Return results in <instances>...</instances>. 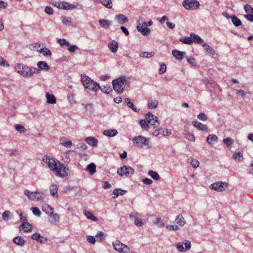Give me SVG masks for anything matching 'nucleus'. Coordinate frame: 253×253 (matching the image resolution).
<instances>
[{"mask_svg": "<svg viewBox=\"0 0 253 253\" xmlns=\"http://www.w3.org/2000/svg\"><path fill=\"white\" fill-rule=\"evenodd\" d=\"M84 213L88 219L94 221L97 220V218L90 211H84Z\"/></svg>", "mask_w": 253, "mask_h": 253, "instance_id": "f704fd0d", "label": "nucleus"}, {"mask_svg": "<svg viewBox=\"0 0 253 253\" xmlns=\"http://www.w3.org/2000/svg\"><path fill=\"white\" fill-rule=\"evenodd\" d=\"M145 119L148 122L150 127L153 126L154 128H157L160 125L158 118L150 113L146 114Z\"/></svg>", "mask_w": 253, "mask_h": 253, "instance_id": "6e6552de", "label": "nucleus"}, {"mask_svg": "<svg viewBox=\"0 0 253 253\" xmlns=\"http://www.w3.org/2000/svg\"><path fill=\"white\" fill-rule=\"evenodd\" d=\"M218 137L214 134H210L207 138V142L209 144H212L214 142H217Z\"/></svg>", "mask_w": 253, "mask_h": 253, "instance_id": "2f4dec72", "label": "nucleus"}, {"mask_svg": "<svg viewBox=\"0 0 253 253\" xmlns=\"http://www.w3.org/2000/svg\"><path fill=\"white\" fill-rule=\"evenodd\" d=\"M197 117L199 120L203 121H206L208 119L207 116L205 114L202 113L199 114L198 115Z\"/></svg>", "mask_w": 253, "mask_h": 253, "instance_id": "e2e57ef3", "label": "nucleus"}, {"mask_svg": "<svg viewBox=\"0 0 253 253\" xmlns=\"http://www.w3.org/2000/svg\"><path fill=\"white\" fill-rule=\"evenodd\" d=\"M59 5L60 9L71 10L75 9L76 6L74 4H70L69 3L65 1L61 2V4Z\"/></svg>", "mask_w": 253, "mask_h": 253, "instance_id": "f3484780", "label": "nucleus"}, {"mask_svg": "<svg viewBox=\"0 0 253 253\" xmlns=\"http://www.w3.org/2000/svg\"><path fill=\"white\" fill-rule=\"evenodd\" d=\"M114 90L119 93L123 92L125 86L127 84V81L125 76H122L112 82Z\"/></svg>", "mask_w": 253, "mask_h": 253, "instance_id": "7ed1b4c3", "label": "nucleus"}, {"mask_svg": "<svg viewBox=\"0 0 253 253\" xmlns=\"http://www.w3.org/2000/svg\"><path fill=\"white\" fill-rule=\"evenodd\" d=\"M37 65L38 67L41 70L48 71L50 69V67L45 61H39Z\"/></svg>", "mask_w": 253, "mask_h": 253, "instance_id": "7c9ffc66", "label": "nucleus"}, {"mask_svg": "<svg viewBox=\"0 0 253 253\" xmlns=\"http://www.w3.org/2000/svg\"><path fill=\"white\" fill-rule=\"evenodd\" d=\"M137 30L138 32H140L142 35L145 36L149 35L150 32V30L148 28H143V27L141 26H137Z\"/></svg>", "mask_w": 253, "mask_h": 253, "instance_id": "5701e85b", "label": "nucleus"}, {"mask_svg": "<svg viewBox=\"0 0 253 253\" xmlns=\"http://www.w3.org/2000/svg\"><path fill=\"white\" fill-rule=\"evenodd\" d=\"M149 139L142 136H135L132 140L133 144L137 147L142 148L144 146H149Z\"/></svg>", "mask_w": 253, "mask_h": 253, "instance_id": "39448f33", "label": "nucleus"}, {"mask_svg": "<svg viewBox=\"0 0 253 253\" xmlns=\"http://www.w3.org/2000/svg\"><path fill=\"white\" fill-rule=\"evenodd\" d=\"M13 241L15 244L20 246H24L25 243V241L21 236H17L16 237H15L13 239Z\"/></svg>", "mask_w": 253, "mask_h": 253, "instance_id": "cd10ccee", "label": "nucleus"}, {"mask_svg": "<svg viewBox=\"0 0 253 253\" xmlns=\"http://www.w3.org/2000/svg\"><path fill=\"white\" fill-rule=\"evenodd\" d=\"M183 6L188 10H194L199 8L200 3L197 0H186L182 2Z\"/></svg>", "mask_w": 253, "mask_h": 253, "instance_id": "0eeeda50", "label": "nucleus"}, {"mask_svg": "<svg viewBox=\"0 0 253 253\" xmlns=\"http://www.w3.org/2000/svg\"><path fill=\"white\" fill-rule=\"evenodd\" d=\"M115 19L117 20L120 24H123L128 21V18L123 14L117 15L115 16Z\"/></svg>", "mask_w": 253, "mask_h": 253, "instance_id": "a211bd4d", "label": "nucleus"}, {"mask_svg": "<svg viewBox=\"0 0 253 253\" xmlns=\"http://www.w3.org/2000/svg\"><path fill=\"white\" fill-rule=\"evenodd\" d=\"M60 144L66 148L70 147L72 145L71 141L69 140L66 137H62L60 139Z\"/></svg>", "mask_w": 253, "mask_h": 253, "instance_id": "4be33fe9", "label": "nucleus"}, {"mask_svg": "<svg viewBox=\"0 0 253 253\" xmlns=\"http://www.w3.org/2000/svg\"><path fill=\"white\" fill-rule=\"evenodd\" d=\"M192 125L196 127L199 130H201L205 132L208 131V128L206 125H205L197 121H193L192 123Z\"/></svg>", "mask_w": 253, "mask_h": 253, "instance_id": "f8f14e48", "label": "nucleus"}, {"mask_svg": "<svg viewBox=\"0 0 253 253\" xmlns=\"http://www.w3.org/2000/svg\"><path fill=\"white\" fill-rule=\"evenodd\" d=\"M81 81L84 88L89 90L96 92L99 87V84L94 82L89 77L81 75Z\"/></svg>", "mask_w": 253, "mask_h": 253, "instance_id": "f03ea898", "label": "nucleus"}, {"mask_svg": "<svg viewBox=\"0 0 253 253\" xmlns=\"http://www.w3.org/2000/svg\"><path fill=\"white\" fill-rule=\"evenodd\" d=\"M40 52L42 53L44 55H51V51L47 48H41L40 50Z\"/></svg>", "mask_w": 253, "mask_h": 253, "instance_id": "5fc2aeb1", "label": "nucleus"}, {"mask_svg": "<svg viewBox=\"0 0 253 253\" xmlns=\"http://www.w3.org/2000/svg\"><path fill=\"white\" fill-rule=\"evenodd\" d=\"M158 105V101L157 100H152L148 103V107L150 109L156 108Z\"/></svg>", "mask_w": 253, "mask_h": 253, "instance_id": "09e8293b", "label": "nucleus"}, {"mask_svg": "<svg viewBox=\"0 0 253 253\" xmlns=\"http://www.w3.org/2000/svg\"><path fill=\"white\" fill-rule=\"evenodd\" d=\"M86 170L90 174H93L96 171V166L94 163H91L86 167Z\"/></svg>", "mask_w": 253, "mask_h": 253, "instance_id": "4c0bfd02", "label": "nucleus"}, {"mask_svg": "<svg viewBox=\"0 0 253 253\" xmlns=\"http://www.w3.org/2000/svg\"><path fill=\"white\" fill-rule=\"evenodd\" d=\"M42 161L47 165L56 176L64 178L69 175L70 170L68 167L57 160L45 155L43 157Z\"/></svg>", "mask_w": 253, "mask_h": 253, "instance_id": "f257e3e1", "label": "nucleus"}, {"mask_svg": "<svg viewBox=\"0 0 253 253\" xmlns=\"http://www.w3.org/2000/svg\"><path fill=\"white\" fill-rule=\"evenodd\" d=\"M44 11L46 13L51 15L53 13V10L51 6H46L45 8Z\"/></svg>", "mask_w": 253, "mask_h": 253, "instance_id": "680f3d73", "label": "nucleus"}, {"mask_svg": "<svg viewBox=\"0 0 253 253\" xmlns=\"http://www.w3.org/2000/svg\"><path fill=\"white\" fill-rule=\"evenodd\" d=\"M10 215V212L9 211H4L2 214V219L5 221H7L9 219Z\"/></svg>", "mask_w": 253, "mask_h": 253, "instance_id": "6e6d98bb", "label": "nucleus"}, {"mask_svg": "<svg viewBox=\"0 0 253 253\" xmlns=\"http://www.w3.org/2000/svg\"><path fill=\"white\" fill-rule=\"evenodd\" d=\"M148 174L154 180H158L160 179V176L158 174L157 172L153 171V170H150L148 172Z\"/></svg>", "mask_w": 253, "mask_h": 253, "instance_id": "8fccbe9b", "label": "nucleus"}, {"mask_svg": "<svg viewBox=\"0 0 253 253\" xmlns=\"http://www.w3.org/2000/svg\"><path fill=\"white\" fill-rule=\"evenodd\" d=\"M232 23L235 26H239L241 25V21L235 15L231 17Z\"/></svg>", "mask_w": 253, "mask_h": 253, "instance_id": "c03bdc74", "label": "nucleus"}, {"mask_svg": "<svg viewBox=\"0 0 253 253\" xmlns=\"http://www.w3.org/2000/svg\"><path fill=\"white\" fill-rule=\"evenodd\" d=\"M233 158L234 160H238L239 162H241L243 160V154L241 152L235 153L233 156Z\"/></svg>", "mask_w": 253, "mask_h": 253, "instance_id": "49530a36", "label": "nucleus"}, {"mask_svg": "<svg viewBox=\"0 0 253 253\" xmlns=\"http://www.w3.org/2000/svg\"><path fill=\"white\" fill-rule=\"evenodd\" d=\"M100 89L102 92L109 94L110 91H112L109 85H106L105 86H100L98 87V89Z\"/></svg>", "mask_w": 253, "mask_h": 253, "instance_id": "a18cd8bd", "label": "nucleus"}, {"mask_svg": "<svg viewBox=\"0 0 253 253\" xmlns=\"http://www.w3.org/2000/svg\"><path fill=\"white\" fill-rule=\"evenodd\" d=\"M223 143L229 146L232 144V139L231 138H226L223 140Z\"/></svg>", "mask_w": 253, "mask_h": 253, "instance_id": "052dcab7", "label": "nucleus"}, {"mask_svg": "<svg viewBox=\"0 0 253 253\" xmlns=\"http://www.w3.org/2000/svg\"><path fill=\"white\" fill-rule=\"evenodd\" d=\"M61 21L64 24L69 26L71 24L72 18L70 17H62Z\"/></svg>", "mask_w": 253, "mask_h": 253, "instance_id": "79ce46f5", "label": "nucleus"}, {"mask_svg": "<svg viewBox=\"0 0 253 253\" xmlns=\"http://www.w3.org/2000/svg\"><path fill=\"white\" fill-rule=\"evenodd\" d=\"M44 198V194L42 192L36 191L33 192L32 196L30 197L31 200L32 201H40Z\"/></svg>", "mask_w": 253, "mask_h": 253, "instance_id": "ddd939ff", "label": "nucleus"}, {"mask_svg": "<svg viewBox=\"0 0 253 253\" xmlns=\"http://www.w3.org/2000/svg\"><path fill=\"white\" fill-rule=\"evenodd\" d=\"M141 215L137 212H133L129 214L130 219H134V224L137 227H141L144 225L145 220L140 218Z\"/></svg>", "mask_w": 253, "mask_h": 253, "instance_id": "9d476101", "label": "nucleus"}, {"mask_svg": "<svg viewBox=\"0 0 253 253\" xmlns=\"http://www.w3.org/2000/svg\"><path fill=\"white\" fill-rule=\"evenodd\" d=\"M202 46L204 48L205 50H206V51H207L211 55H213L215 54V51L214 49L207 43H205L203 44Z\"/></svg>", "mask_w": 253, "mask_h": 253, "instance_id": "c9c22d12", "label": "nucleus"}, {"mask_svg": "<svg viewBox=\"0 0 253 253\" xmlns=\"http://www.w3.org/2000/svg\"><path fill=\"white\" fill-rule=\"evenodd\" d=\"M160 133L164 136H169L171 134V130L170 129H160Z\"/></svg>", "mask_w": 253, "mask_h": 253, "instance_id": "3c124183", "label": "nucleus"}, {"mask_svg": "<svg viewBox=\"0 0 253 253\" xmlns=\"http://www.w3.org/2000/svg\"><path fill=\"white\" fill-rule=\"evenodd\" d=\"M104 135L113 137L117 135L118 133V131L116 129H109V130H105L103 132Z\"/></svg>", "mask_w": 253, "mask_h": 253, "instance_id": "c756f323", "label": "nucleus"}, {"mask_svg": "<svg viewBox=\"0 0 253 253\" xmlns=\"http://www.w3.org/2000/svg\"><path fill=\"white\" fill-rule=\"evenodd\" d=\"M57 191H58V188L57 185L54 184L52 183L50 187V192L51 195L53 197H58L57 195Z\"/></svg>", "mask_w": 253, "mask_h": 253, "instance_id": "473e14b6", "label": "nucleus"}, {"mask_svg": "<svg viewBox=\"0 0 253 253\" xmlns=\"http://www.w3.org/2000/svg\"><path fill=\"white\" fill-rule=\"evenodd\" d=\"M118 42L115 41H113L112 42L108 43V47L110 50L113 53H116L118 49Z\"/></svg>", "mask_w": 253, "mask_h": 253, "instance_id": "aec40b11", "label": "nucleus"}, {"mask_svg": "<svg viewBox=\"0 0 253 253\" xmlns=\"http://www.w3.org/2000/svg\"><path fill=\"white\" fill-rule=\"evenodd\" d=\"M126 193V191L120 189H116L113 192V195L114 196H112L113 199L117 198L119 195H123Z\"/></svg>", "mask_w": 253, "mask_h": 253, "instance_id": "72a5a7b5", "label": "nucleus"}, {"mask_svg": "<svg viewBox=\"0 0 253 253\" xmlns=\"http://www.w3.org/2000/svg\"><path fill=\"white\" fill-rule=\"evenodd\" d=\"M15 69L24 77L30 78L32 77V67H30L22 63H18L15 65Z\"/></svg>", "mask_w": 253, "mask_h": 253, "instance_id": "20e7f679", "label": "nucleus"}, {"mask_svg": "<svg viewBox=\"0 0 253 253\" xmlns=\"http://www.w3.org/2000/svg\"><path fill=\"white\" fill-rule=\"evenodd\" d=\"M227 183L221 181L214 182L210 186V188L214 190L222 192L227 187Z\"/></svg>", "mask_w": 253, "mask_h": 253, "instance_id": "9b49d317", "label": "nucleus"}, {"mask_svg": "<svg viewBox=\"0 0 253 253\" xmlns=\"http://www.w3.org/2000/svg\"><path fill=\"white\" fill-rule=\"evenodd\" d=\"M191 38H192L193 42L197 44H202L204 42V41L198 35L194 33L190 34Z\"/></svg>", "mask_w": 253, "mask_h": 253, "instance_id": "412c9836", "label": "nucleus"}, {"mask_svg": "<svg viewBox=\"0 0 253 253\" xmlns=\"http://www.w3.org/2000/svg\"><path fill=\"white\" fill-rule=\"evenodd\" d=\"M139 124L142 129L144 130H147L149 128V125L147 121L145 120H140Z\"/></svg>", "mask_w": 253, "mask_h": 253, "instance_id": "37998d69", "label": "nucleus"}, {"mask_svg": "<svg viewBox=\"0 0 253 253\" xmlns=\"http://www.w3.org/2000/svg\"><path fill=\"white\" fill-rule=\"evenodd\" d=\"M46 97L47 99V102L49 104H55L56 102V99L55 96L52 94H50L48 92L46 93Z\"/></svg>", "mask_w": 253, "mask_h": 253, "instance_id": "b1692460", "label": "nucleus"}, {"mask_svg": "<svg viewBox=\"0 0 253 253\" xmlns=\"http://www.w3.org/2000/svg\"><path fill=\"white\" fill-rule=\"evenodd\" d=\"M145 25H146V23L145 22L144 19L142 17H140L138 21L137 26H141L143 27V26H145Z\"/></svg>", "mask_w": 253, "mask_h": 253, "instance_id": "338daca9", "label": "nucleus"}, {"mask_svg": "<svg viewBox=\"0 0 253 253\" xmlns=\"http://www.w3.org/2000/svg\"><path fill=\"white\" fill-rule=\"evenodd\" d=\"M42 210L47 214L52 213L53 212V209L49 205L44 204L42 206Z\"/></svg>", "mask_w": 253, "mask_h": 253, "instance_id": "c85d7f7f", "label": "nucleus"}, {"mask_svg": "<svg viewBox=\"0 0 253 253\" xmlns=\"http://www.w3.org/2000/svg\"><path fill=\"white\" fill-rule=\"evenodd\" d=\"M57 42L62 47L64 46H68L70 44L69 42L65 39H59L57 41Z\"/></svg>", "mask_w": 253, "mask_h": 253, "instance_id": "603ef678", "label": "nucleus"}, {"mask_svg": "<svg viewBox=\"0 0 253 253\" xmlns=\"http://www.w3.org/2000/svg\"><path fill=\"white\" fill-rule=\"evenodd\" d=\"M49 215V221L51 224H56L59 222L60 217L57 213H54L53 212L52 213H50Z\"/></svg>", "mask_w": 253, "mask_h": 253, "instance_id": "2eb2a0df", "label": "nucleus"}, {"mask_svg": "<svg viewBox=\"0 0 253 253\" xmlns=\"http://www.w3.org/2000/svg\"><path fill=\"white\" fill-rule=\"evenodd\" d=\"M244 9L247 13H253V8L250 5H245Z\"/></svg>", "mask_w": 253, "mask_h": 253, "instance_id": "69168bd1", "label": "nucleus"}, {"mask_svg": "<svg viewBox=\"0 0 253 253\" xmlns=\"http://www.w3.org/2000/svg\"><path fill=\"white\" fill-rule=\"evenodd\" d=\"M117 172L121 176L130 177L134 173V169L129 166H123L118 169Z\"/></svg>", "mask_w": 253, "mask_h": 253, "instance_id": "423d86ee", "label": "nucleus"}, {"mask_svg": "<svg viewBox=\"0 0 253 253\" xmlns=\"http://www.w3.org/2000/svg\"><path fill=\"white\" fill-rule=\"evenodd\" d=\"M175 221L180 226H183L185 223L184 218L181 214H179L176 217Z\"/></svg>", "mask_w": 253, "mask_h": 253, "instance_id": "a19ab883", "label": "nucleus"}, {"mask_svg": "<svg viewBox=\"0 0 253 253\" xmlns=\"http://www.w3.org/2000/svg\"><path fill=\"white\" fill-rule=\"evenodd\" d=\"M0 66H3L4 67H9V66L7 62L4 60L1 56H0Z\"/></svg>", "mask_w": 253, "mask_h": 253, "instance_id": "0e129e2a", "label": "nucleus"}, {"mask_svg": "<svg viewBox=\"0 0 253 253\" xmlns=\"http://www.w3.org/2000/svg\"><path fill=\"white\" fill-rule=\"evenodd\" d=\"M99 23L101 26L105 28H109L110 25L112 24V21L109 20L100 19Z\"/></svg>", "mask_w": 253, "mask_h": 253, "instance_id": "393cba45", "label": "nucleus"}, {"mask_svg": "<svg viewBox=\"0 0 253 253\" xmlns=\"http://www.w3.org/2000/svg\"><path fill=\"white\" fill-rule=\"evenodd\" d=\"M190 164L193 168L196 169L199 167V162L197 160L193 159L191 160Z\"/></svg>", "mask_w": 253, "mask_h": 253, "instance_id": "13d9d810", "label": "nucleus"}, {"mask_svg": "<svg viewBox=\"0 0 253 253\" xmlns=\"http://www.w3.org/2000/svg\"><path fill=\"white\" fill-rule=\"evenodd\" d=\"M187 60L189 64L193 66H195L196 64L195 59L192 57H187Z\"/></svg>", "mask_w": 253, "mask_h": 253, "instance_id": "774afa93", "label": "nucleus"}, {"mask_svg": "<svg viewBox=\"0 0 253 253\" xmlns=\"http://www.w3.org/2000/svg\"><path fill=\"white\" fill-rule=\"evenodd\" d=\"M96 1L101 3L103 5L108 8H112L113 6L111 0H96Z\"/></svg>", "mask_w": 253, "mask_h": 253, "instance_id": "bb28decb", "label": "nucleus"}, {"mask_svg": "<svg viewBox=\"0 0 253 253\" xmlns=\"http://www.w3.org/2000/svg\"><path fill=\"white\" fill-rule=\"evenodd\" d=\"M32 239L34 240H36L37 242H40L42 244L45 243L47 239L43 236H41V235L39 233H34L32 236Z\"/></svg>", "mask_w": 253, "mask_h": 253, "instance_id": "4468645a", "label": "nucleus"}, {"mask_svg": "<svg viewBox=\"0 0 253 253\" xmlns=\"http://www.w3.org/2000/svg\"><path fill=\"white\" fill-rule=\"evenodd\" d=\"M105 235L104 233L102 232H99L97 235L95 236V237L96 238V240L97 242H99L100 243L102 242L103 241H104L105 238Z\"/></svg>", "mask_w": 253, "mask_h": 253, "instance_id": "58836bf2", "label": "nucleus"}, {"mask_svg": "<svg viewBox=\"0 0 253 253\" xmlns=\"http://www.w3.org/2000/svg\"><path fill=\"white\" fill-rule=\"evenodd\" d=\"M15 129L17 131H18L20 133H24L25 132V127L20 125H16L15 126Z\"/></svg>", "mask_w": 253, "mask_h": 253, "instance_id": "864d4df0", "label": "nucleus"}, {"mask_svg": "<svg viewBox=\"0 0 253 253\" xmlns=\"http://www.w3.org/2000/svg\"><path fill=\"white\" fill-rule=\"evenodd\" d=\"M31 210L35 215L40 216L41 214V212L37 207H32L31 208Z\"/></svg>", "mask_w": 253, "mask_h": 253, "instance_id": "4d7b16f0", "label": "nucleus"}, {"mask_svg": "<svg viewBox=\"0 0 253 253\" xmlns=\"http://www.w3.org/2000/svg\"><path fill=\"white\" fill-rule=\"evenodd\" d=\"M172 54L176 59L181 60L185 54V52L174 49L172 50Z\"/></svg>", "mask_w": 253, "mask_h": 253, "instance_id": "6ab92c4d", "label": "nucleus"}, {"mask_svg": "<svg viewBox=\"0 0 253 253\" xmlns=\"http://www.w3.org/2000/svg\"><path fill=\"white\" fill-rule=\"evenodd\" d=\"M155 54L153 51L151 52H141L140 54V56L145 58H149L153 56Z\"/></svg>", "mask_w": 253, "mask_h": 253, "instance_id": "de8ad7c7", "label": "nucleus"}, {"mask_svg": "<svg viewBox=\"0 0 253 253\" xmlns=\"http://www.w3.org/2000/svg\"><path fill=\"white\" fill-rule=\"evenodd\" d=\"M125 103L127 104V105L134 112H138L139 111V109L135 107L133 103L131 101L130 98H126L125 99Z\"/></svg>", "mask_w": 253, "mask_h": 253, "instance_id": "a878e982", "label": "nucleus"}, {"mask_svg": "<svg viewBox=\"0 0 253 253\" xmlns=\"http://www.w3.org/2000/svg\"><path fill=\"white\" fill-rule=\"evenodd\" d=\"M179 41L185 44H191L193 43V40L191 37H183L179 39Z\"/></svg>", "mask_w": 253, "mask_h": 253, "instance_id": "ea45409f", "label": "nucleus"}, {"mask_svg": "<svg viewBox=\"0 0 253 253\" xmlns=\"http://www.w3.org/2000/svg\"><path fill=\"white\" fill-rule=\"evenodd\" d=\"M85 142L88 143L89 145L96 147L97 146L98 140L95 137H87L85 139Z\"/></svg>", "mask_w": 253, "mask_h": 253, "instance_id": "dca6fc26", "label": "nucleus"}, {"mask_svg": "<svg viewBox=\"0 0 253 253\" xmlns=\"http://www.w3.org/2000/svg\"><path fill=\"white\" fill-rule=\"evenodd\" d=\"M185 137L186 139H188L189 141H195V136L194 135L192 134V133H187L185 134Z\"/></svg>", "mask_w": 253, "mask_h": 253, "instance_id": "bf43d9fd", "label": "nucleus"}, {"mask_svg": "<svg viewBox=\"0 0 253 253\" xmlns=\"http://www.w3.org/2000/svg\"><path fill=\"white\" fill-rule=\"evenodd\" d=\"M20 226L25 232H30L32 230V226L28 222L23 223Z\"/></svg>", "mask_w": 253, "mask_h": 253, "instance_id": "e433bc0d", "label": "nucleus"}, {"mask_svg": "<svg viewBox=\"0 0 253 253\" xmlns=\"http://www.w3.org/2000/svg\"><path fill=\"white\" fill-rule=\"evenodd\" d=\"M114 249L120 253H126L129 251V248L122 244L120 241L117 240L113 243Z\"/></svg>", "mask_w": 253, "mask_h": 253, "instance_id": "1a4fd4ad", "label": "nucleus"}]
</instances>
